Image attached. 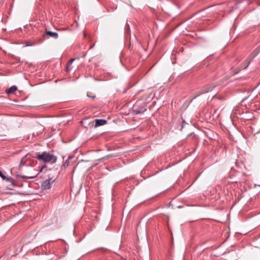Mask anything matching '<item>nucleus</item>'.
I'll use <instances>...</instances> for the list:
<instances>
[{
  "instance_id": "6ab92c4d",
  "label": "nucleus",
  "mask_w": 260,
  "mask_h": 260,
  "mask_svg": "<svg viewBox=\"0 0 260 260\" xmlns=\"http://www.w3.org/2000/svg\"><path fill=\"white\" fill-rule=\"evenodd\" d=\"M45 167H46V166H43V167L41 168V169L40 171H41V172H42V171H43V169L44 168H45Z\"/></svg>"
},
{
  "instance_id": "0eeeda50",
  "label": "nucleus",
  "mask_w": 260,
  "mask_h": 260,
  "mask_svg": "<svg viewBox=\"0 0 260 260\" xmlns=\"http://www.w3.org/2000/svg\"><path fill=\"white\" fill-rule=\"evenodd\" d=\"M107 123V121L105 119H100L95 120V127L103 125Z\"/></svg>"
},
{
  "instance_id": "f257e3e1",
  "label": "nucleus",
  "mask_w": 260,
  "mask_h": 260,
  "mask_svg": "<svg viewBox=\"0 0 260 260\" xmlns=\"http://www.w3.org/2000/svg\"><path fill=\"white\" fill-rule=\"evenodd\" d=\"M33 157L42 161L44 163L50 162L51 164H55L57 161V157L52 153L49 152H43L42 153H36Z\"/></svg>"
},
{
  "instance_id": "4be33fe9",
  "label": "nucleus",
  "mask_w": 260,
  "mask_h": 260,
  "mask_svg": "<svg viewBox=\"0 0 260 260\" xmlns=\"http://www.w3.org/2000/svg\"><path fill=\"white\" fill-rule=\"evenodd\" d=\"M22 163H23V160H21L20 165H21L22 164Z\"/></svg>"
},
{
  "instance_id": "ddd939ff",
  "label": "nucleus",
  "mask_w": 260,
  "mask_h": 260,
  "mask_svg": "<svg viewBox=\"0 0 260 260\" xmlns=\"http://www.w3.org/2000/svg\"><path fill=\"white\" fill-rule=\"evenodd\" d=\"M125 30L126 33H127V34H128L130 32V27L127 23H126L125 25Z\"/></svg>"
},
{
  "instance_id": "9d476101",
  "label": "nucleus",
  "mask_w": 260,
  "mask_h": 260,
  "mask_svg": "<svg viewBox=\"0 0 260 260\" xmlns=\"http://www.w3.org/2000/svg\"><path fill=\"white\" fill-rule=\"evenodd\" d=\"M75 60L74 58H71L69 60L68 62V64L66 67L67 72H69L70 71V67L71 66L73 62Z\"/></svg>"
},
{
  "instance_id": "4468645a",
  "label": "nucleus",
  "mask_w": 260,
  "mask_h": 260,
  "mask_svg": "<svg viewBox=\"0 0 260 260\" xmlns=\"http://www.w3.org/2000/svg\"><path fill=\"white\" fill-rule=\"evenodd\" d=\"M19 177L21 178H23V179H31V178H34V177H28V176H23V175H22V176L19 175Z\"/></svg>"
},
{
  "instance_id": "6e6552de",
  "label": "nucleus",
  "mask_w": 260,
  "mask_h": 260,
  "mask_svg": "<svg viewBox=\"0 0 260 260\" xmlns=\"http://www.w3.org/2000/svg\"><path fill=\"white\" fill-rule=\"evenodd\" d=\"M17 90V87L14 85L10 87L9 89H8L6 90V93L9 95L13 93H14L15 91H16Z\"/></svg>"
},
{
  "instance_id": "f03ea898",
  "label": "nucleus",
  "mask_w": 260,
  "mask_h": 260,
  "mask_svg": "<svg viewBox=\"0 0 260 260\" xmlns=\"http://www.w3.org/2000/svg\"><path fill=\"white\" fill-rule=\"evenodd\" d=\"M146 103L139 99L134 105L133 112L136 115L143 113L146 110Z\"/></svg>"
},
{
  "instance_id": "f8f14e48",
  "label": "nucleus",
  "mask_w": 260,
  "mask_h": 260,
  "mask_svg": "<svg viewBox=\"0 0 260 260\" xmlns=\"http://www.w3.org/2000/svg\"><path fill=\"white\" fill-rule=\"evenodd\" d=\"M238 110H239V108H235L232 112V114L233 115H236L238 114H240L241 113H240V112H239Z\"/></svg>"
},
{
  "instance_id": "39448f33",
  "label": "nucleus",
  "mask_w": 260,
  "mask_h": 260,
  "mask_svg": "<svg viewBox=\"0 0 260 260\" xmlns=\"http://www.w3.org/2000/svg\"><path fill=\"white\" fill-rule=\"evenodd\" d=\"M153 96L154 95L152 94V93L150 92L146 95H144L141 99L147 104L153 99Z\"/></svg>"
},
{
  "instance_id": "1a4fd4ad",
  "label": "nucleus",
  "mask_w": 260,
  "mask_h": 260,
  "mask_svg": "<svg viewBox=\"0 0 260 260\" xmlns=\"http://www.w3.org/2000/svg\"><path fill=\"white\" fill-rule=\"evenodd\" d=\"M73 158L72 156H69L68 159L64 161L62 165V168H66L70 165V160Z\"/></svg>"
},
{
  "instance_id": "423d86ee",
  "label": "nucleus",
  "mask_w": 260,
  "mask_h": 260,
  "mask_svg": "<svg viewBox=\"0 0 260 260\" xmlns=\"http://www.w3.org/2000/svg\"><path fill=\"white\" fill-rule=\"evenodd\" d=\"M45 32L46 35L49 36L50 37L54 39H57L58 37V35L57 32L47 30H46Z\"/></svg>"
},
{
  "instance_id": "20e7f679",
  "label": "nucleus",
  "mask_w": 260,
  "mask_h": 260,
  "mask_svg": "<svg viewBox=\"0 0 260 260\" xmlns=\"http://www.w3.org/2000/svg\"><path fill=\"white\" fill-rule=\"evenodd\" d=\"M215 87V86H213L212 84L206 85L202 87L200 91L193 97L192 99H196L197 97L202 94L212 91Z\"/></svg>"
},
{
  "instance_id": "f3484780",
  "label": "nucleus",
  "mask_w": 260,
  "mask_h": 260,
  "mask_svg": "<svg viewBox=\"0 0 260 260\" xmlns=\"http://www.w3.org/2000/svg\"><path fill=\"white\" fill-rule=\"evenodd\" d=\"M0 177L3 179L6 178V176L0 171Z\"/></svg>"
},
{
  "instance_id": "a211bd4d",
  "label": "nucleus",
  "mask_w": 260,
  "mask_h": 260,
  "mask_svg": "<svg viewBox=\"0 0 260 260\" xmlns=\"http://www.w3.org/2000/svg\"><path fill=\"white\" fill-rule=\"evenodd\" d=\"M185 123V121L184 120H182V126H181V128H183V124Z\"/></svg>"
},
{
  "instance_id": "9b49d317",
  "label": "nucleus",
  "mask_w": 260,
  "mask_h": 260,
  "mask_svg": "<svg viewBox=\"0 0 260 260\" xmlns=\"http://www.w3.org/2000/svg\"><path fill=\"white\" fill-rule=\"evenodd\" d=\"M4 180H6L7 182L9 183H13L14 179L12 177H7L6 176V178L3 179Z\"/></svg>"
},
{
  "instance_id": "dca6fc26",
  "label": "nucleus",
  "mask_w": 260,
  "mask_h": 260,
  "mask_svg": "<svg viewBox=\"0 0 260 260\" xmlns=\"http://www.w3.org/2000/svg\"><path fill=\"white\" fill-rule=\"evenodd\" d=\"M87 96L89 98H91L92 99H94V98H95L96 96L95 95H90L89 93H87Z\"/></svg>"
},
{
  "instance_id": "2eb2a0df",
  "label": "nucleus",
  "mask_w": 260,
  "mask_h": 260,
  "mask_svg": "<svg viewBox=\"0 0 260 260\" xmlns=\"http://www.w3.org/2000/svg\"><path fill=\"white\" fill-rule=\"evenodd\" d=\"M250 61H247V62H246L245 63V65H244V66H243L242 68L243 69H246L247 68V67L249 66V64H250Z\"/></svg>"
},
{
  "instance_id": "aec40b11",
  "label": "nucleus",
  "mask_w": 260,
  "mask_h": 260,
  "mask_svg": "<svg viewBox=\"0 0 260 260\" xmlns=\"http://www.w3.org/2000/svg\"><path fill=\"white\" fill-rule=\"evenodd\" d=\"M31 46V45H29V43H27L26 46Z\"/></svg>"
},
{
  "instance_id": "412c9836",
  "label": "nucleus",
  "mask_w": 260,
  "mask_h": 260,
  "mask_svg": "<svg viewBox=\"0 0 260 260\" xmlns=\"http://www.w3.org/2000/svg\"><path fill=\"white\" fill-rule=\"evenodd\" d=\"M93 46H94V45L91 46L90 47V48H89V49H92V48L93 47Z\"/></svg>"
},
{
  "instance_id": "7ed1b4c3",
  "label": "nucleus",
  "mask_w": 260,
  "mask_h": 260,
  "mask_svg": "<svg viewBox=\"0 0 260 260\" xmlns=\"http://www.w3.org/2000/svg\"><path fill=\"white\" fill-rule=\"evenodd\" d=\"M56 178V177L50 176V175H49L48 178L43 182L41 185V188L43 190H47L50 189L51 187V185L55 182Z\"/></svg>"
}]
</instances>
